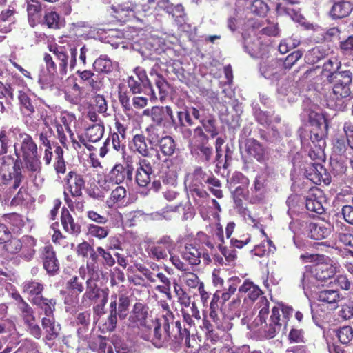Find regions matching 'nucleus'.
<instances>
[{"mask_svg": "<svg viewBox=\"0 0 353 353\" xmlns=\"http://www.w3.org/2000/svg\"><path fill=\"white\" fill-rule=\"evenodd\" d=\"M232 196L236 207L239 209L240 213L243 214L245 220L253 226L257 227L258 221L254 219L250 214V212L243 207L242 198L248 200V194L249 190L248 186L238 185L233 188Z\"/></svg>", "mask_w": 353, "mask_h": 353, "instance_id": "9d476101", "label": "nucleus"}, {"mask_svg": "<svg viewBox=\"0 0 353 353\" xmlns=\"http://www.w3.org/2000/svg\"><path fill=\"white\" fill-rule=\"evenodd\" d=\"M305 113L313 128H327L325 119L319 107L314 105L311 108L305 109Z\"/></svg>", "mask_w": 353, "mask_h": 353, "instance_id": "473e14b6", "label": "nucleus"}, {"mask_svg": "<svg viewBox=\"0 0 353 353\" xmlns=\"http://www.w3.org/2000/svg\"><path fill=\"white\" fill-rule=\"evenodd\" d=\"M56 162L54 163V169L57 173L63 174L65 172V163L63 157V149L60 146H57L54 150Z\"/></svg>", "mask_w": 353, "mask_h": 353, "instance_id": "338daca9", "label": "nucleus"}, {"mask_svg": "<svg viewBox=\"0 0 353 353\" xmlns=\"http://www.w3.org/2000/svg\"><path fill=\"white\" fill-rule=\"evenodd\" d=\"M143 115L150 117L157 125H163L174 121L173 112L170 106H153L143 110Z\"/></svg>", "mask_w": 353, "mask_h": 353, "instance_id": "1a4fd4ad", "label": "nucleus"}, {"mask_svg": "<svg viewBox=\"0 0 353 353\" xmlns=\"http://www.w3.org/2000/svg\"><path fill=\"white\" fill-rule=\"evenodd\" d=\"M212 151V147L208 145V143H204L199 145L198 148H196L195 150H190V152L192 154H196L203 158L205 161H208L211 159Z\"/></svg>", "mask_w": 353, "mask_h": 353, "instance_id": "13d9d810", "label": "nucleus"}, {"mask_svg": "<svg viewBox=\"0 0 353 353\" xmlns=\"http://www.w3.org/2000/svg\"><path fill=\"white\" fill-rule=\"evenodd\" d=\"M37 240L32 237V236H23V244L26 245V250H23V259H26L27 261L31 260L34 254H35V250L34 249V247L36 245Z\"/></svg>", "mask_w": 353, "mask_h": 353, "instance_id": "6e6d98bb", "label": "nucleus"}, {"mask_svg": "<svg viewBox=\"0 0 353 353\" xmlns=\"http://www.w3.org/2000/svg\"><path fill=\"white\" fill-rule=\"evenodd\" d=\"M325 201L323 192L319 188L311 189L305 199V207L311 212L321 214L324 212L323 201Z\"/></svg>", "mask_w": 353, "mask_h": 353, "instance_id": "dca6fc26", "label": "nucleus"}, {"mask_svg": "<svg viewBox=\"0 0 353 353\" xmlns=\"http://www.w3.org/2000/svg\"><path fill=\"white\" fill-rule=\"evenodd\" d=\"M319 279L314 276L311 268L307 269L303 274L302 285L305 294L308 296L314 292L319 285Z\"/></svg>", "mask_w": 353, "mask_h": 353, "instance_id": "f704fd0d", "label": "nucleus"}, {"mask_svg": "<svg viewBox=\"0 0 353 353\" xmlns=\"http://www.w3.org/2000/svg\"><path fill=\"white\" fill-rule=\"evenodd\" d=\"M176 243L169 235H163L157 241L149 245V256L156 261L165 260L170 254L174 252Z\"/></svg>", "mask_w": 353, "mask_h": 353, "instance_id": "39448f33", "label": "nucleus"}, {"mask_svg": "<svg viewBox=\"0 0 353 353\" xmlns=\"http://www.w3.org/2000/svg\"><path fill=\"white\" fill-rule=\"evenodd\" d=\"M130 299L129 292L124 285L119 288L118 294L111 296L110 314L105 323V328L113 331L117 324V316L121 320L125 319L129 314Z\"/></svg>", "mask_w": 353, "mask_h": 353, "instance_id": "7ed1b4c3", "label": "nucleus"}, {"mask_svg": "<svg viewBox=\"0 0 353 353\" xmlns=\"http://www.w3.org/2000/svg\"><path fill=\"white\" fill-rule=\"evenodd\" d=\"M164 168H165L168 171H163V183L171 185L174 184L177 178V172L179 169V161L176 158L166 159L163 164V169H164Z\"/></svg>", "mask_w": 353, "mask_h": 353, "instance_id": "6ab92c4d", "label": "nucleus"}, {"mask_svg": "<svg viewBox=\"0 0 353 353\" xmlns=\"http://www.w3.org/2000/svg\"><path fill=\"white\" fill-rule=\"evenodd\" d=\"M152 173V168L150 163L145 159H141L139 161V166L136 171V181L141 187H146L151 181L150 175Z\"/></svg>", "mask_w": 353, "mask_h": 353, "instance_id": "a211bd4d", "label": "nucleus"}, {"mask_svg": "<svg viewBox=\"0 0 353 353\" xmlns=\"http://www.w3.org/2000/svg\"><path fill=\"white\" fill-rule=\"evenodd\" d=\"M323 127L313 128L310 131V140L314 147H325V142L323 140L324 130Z\"/></svg>", "mask_w": 353, "mask_h": 353, "instance_id": "864d4df0", "label": "nucleus"}, {"mask_svg": "<svg viewBox=\"0 0 353 353\" xmlns=\"http://www.w3.org/2000/svg\"><path fill=\"white\" fill-rule=\"evenodd\" d=\"M201 124L203 130H204L212 138L218 135L219 128L217 126V121L214 116L208 115L202 117L201 119Z\"/></svg>", "mask_w": 353, "mask_h": 353, "instance_id": "58836bf2", "label": "nucleus"}, {"mask_svg": "<svg viewBox=\"0 0 353 353\" xmlns=\"http://www.w3.org/2000/svg\"><path fill=\"white\" fill-rule=\"evenodd\" d=\"M239 292L240 293H245L248 294V297L252 300H256L260 295L262 294L261 290L252 282L245 281L239 287Z\"/></svg>", "mask_w": 353, "mask_h": 353, "instance_id": "79ce46f5", "label": "nucleus"}, {"mask_svg": "<svg viewBox=\"0 0 353 353\" xmlns=\"http://www.w3.org/2000/svg\"><path fill=\"white\" fill-rule=\"evenodd\" d=\"M61 223L65 231L70 234H77L81 231V227L76 223L69 211L63 208L61 212Z\"/></svg>", "mask_w": 353, "mask_h": 353, "instance_id": "c9c22d12", "label": "nucleus"}, {"mask_svg": "<svg viewBox=\"0 0 353 353\" xmlns=\"http://www.w3.org/2000/svg\"><path fill=\"white\" fill-rule=\"evenodd\" d=\"M158 145L161 153L168 157L173 155L176 150L175 141L170 136L162 137Z\"/></svg>", "mask_w": 353, "mask_h": 353, "instance_id": "a19ab883", "label": "nucleus"}, {"mask_svg": "<svg viewBox=\"0 0 353 353\" xmlns=\"http://www.w3.org/2000/svg\"><path fill=\"white\" fill-rule=\"evenodd\" d=\"M333 62L327 60L324 63L321 74L327 78L329 83L332 84V93L336 101L332 103L330 101L328 105L336 110H342L343 101L342 99L349 97L351 94L350 85L352 81V74L350 70L330 72Z\"/></svg>", "mask_w": 353, "mask_h": 353, "instance_id": "f03ea898", "label": "nucleus"}, {"mask_svg": "<svg viewBox=\"0 0 353 353\" xmlns=\"http://www.w3.org/2000/svg\"><path fill=\"white\" fill-rule=\"evenodd\" d=\"M104 133V126L101 123H97L87 128L85 132V139L89 142H97L103 137Z\"/></svg>", "mask_w": 353, "mask_h": 353, "instance_id": "37998d69", "label": "nucleus"}, {"mask_svg": "<svg viewBox=\"0 0 353 353\" xmlns=\"http://www.w3.org/2000/svg\"><path fill=\"white\" fill-rule=\"evenodd\" d=\"M339 268L338 263L327 259L325 262L318 263L310 268L319 281H325L333 277L339 270Z\"/></svg>", "mask_w": 353, "mask_h": 353, "instance_id": "9b49d317", "label": "nucleus"}, {"mask_svg": "<svg viewBox=\"0 0 353 353\" xmlns=\"http://www.w3.org/2000/svg\"><path fill=\"white\" fill-rule=\"evenodd\" d=\"M283 323L281 322L279 308L274 307L272 310L269 323L263 327L262 333L266 339H273L281 331Z\"/></svg>", "mask_w": 353, "mask_h": 353, "instance_id": "4468645a", "label": "nucleus"}, {"mask_svg": "<svg viewBox=\"0 0 353 353\" xmlns=\"http://www.w3.org/2000/svg\"><path fill=\"white\" fill-rule=\"evenodd\" d=\"M303 52L301 50H295L293 52L288 54L283 60L279 59L281 68L283 74L287 70H290L292 66L302 57Z\"/></svg>", "mask_w": 353, "mask_h": 353, "instance_id": "a18cd8bd", "label": "nucleus"}, {"mask_svg": "<svg viewBox=\"0 0 353 353\" xmlns=\"http://www.w3.org/2000/svg\"><path fill=\"white\" fill-rule=\"evenodd\" d=\"M112 9L114 10V12L118 14L117 17H120L121 19L128 16L131 12L135 14L140 11L138 5H134L131 2H125L122 4L112 6Z\"/></svg>", "mask_w": 353, "mask_h": 353, "instance_id": "c03bdc74", "label": "nucleus"}, {"mask_svg": "<svg viewBox=\"0 0 353 353\" xmlns=\"http://www.w3.org/2000/svg\"><path fill=\"white\" fill-rule=\"evenodd\" d=\"M44 23L49 28L59 29L64 26V21L62 20L58 13L54 11L47 12L44 15Z\"/></svg>", "mask_w": 353, "mask_h": 353, "instance_id": "49530a36", "label": "nucleus"}, {"mask_svg": "<svg viewBox=\"0 0 353 353\" xmlns=\"http://www.w3.org/2000/svg\"><path fill=\"white\" fill-rule=\"evenodd\" d=\"M88 234L99 239H103L108 236L110 230L108 227H102L98 225L89 224L88 225Z\"/></svg>", "mask_w": 353, "mask_h": 353, "instance_id": "5fc2aeb1", "label": "nucleus"}, {"mask_svg": "<svg viewBox=\"0 0 353 353\" xmlns=\"http://www.w3.org/2000/svg\"><path fill=\"white\" fill-rule=\"evenodd\" d=\"M28 21L31 27H34L41 17V6L38 1H26Z\"/></svg>", "mask_w": 353, "mask_h": 353, "instance_id": "7c9ffc66", "label": "nucleus"}, {"mask_svg": "<svg viewBox=\"0 0 353 353\" xmlns=\"http://www.w3.org/2000/svg\"><path fill=\"white\" fill-rule=\"evenodd\" d=\"M264 196V184L263 179L258 176L248 194V201L251 203L260 202Z\"/></svg>", "mask_w": 353, "mask_h": 353, "instance_id": "c85d7f7f", "label": "nucleus"}, {"mask_svg": "<svg viewBox=\"0 0 353 353\" xmlns=\"http://www.w3.org/2000/svg\"><path fill=\"white\" fill-rule=\"evenodd\" d=\"M316 299L323 304L327 305L330 309H336L341 295L339 292L335 290H323L318 293Z\"/></svg>", "mask_w": 353, "mask_h": 353, "instance_id": "bb28decb", "label": "nucleus"}, {"mask_svg": "<svg viewBox=\"0 0 353 353\" xmlns=\"http://www.w3.org/2000/svg\"><path fill=\"white\" fill-rule=\"evenodd\" d=\"M347 141L343 137V135L336 134L333 141V150L334 152L341 155L347 150Z\"/></svg>", "mask_w": 353, "mask_h": 353, "instance_id": "e2e57ef3", "label": "nucleus"}, {"mask_svg": "<svg viewBox=\"0 0 353 353\" xmlns=\"http://www.w3.org/2000/svg\"><path fill=\"white\" fill-rule=\"evenodd\" d=\"M93 67L99 72L108 73L112 70V63L107 56H101L95 60Z\"/></svg>", "mask_w": 353, "mask_h": 353, "instance_id": "603ef678", "label": "nucleus"}, {"mask_svg": "<svg viewBox=\"0 0 353 353\" xmlns=\"http://www.w3.org/2000/svg\"><path fill=\"white\" fill-rule=\"evenodd\" d=\"M353 10V3L349 0H333L330 14L333 19L347 17Z\"/></svg>", "mask_w": 353, "mask_h": 353, "instance_id": "4be33fe9", "label": "nucleus"}, {"mask_svg": "<svg viewBox=\"0 0 353 353\" xmlns=\"http://www.w3.org/2000/svg\"><path fill=\"white\" fill-rule=\"evenodd\" d=\"M325 172L323 166L319 162H314L307 164L305 168V177L314 184H319L322 181L323 174Z\"/></svg>", "mask_w": 353, "mask_h": 353, "instance_id": "a878e982", "label": "nucleus"}, {"mask_svg": "<svg viewBox=\"0 0 353 353\" xmlns=\"http://www.w3.org/2000/svg\"><path fill=\"white\" fill-rule=\"evenodd\" d=\"M182 274L181 279L190 288H194L199 286L202 283L200 282L198 276L191 272H186Z\"/></svg>", "mask_w": 353, "mask_h": 353, "instance_id": "69168bd1", "label": "nucleus"}, {"mask_svg": "<svg viewBox=\"0 0 353 353\" xmlns=\"http://www.w3.org/2000/svg\"><path fill=\"white\" fill-rule=\"evenodd\" d=\"M80 79L87 85L90 87L92 90H99L102 87L101 78L99 74H94L91 70L77 71Z\"/></svg>", "mask_w": 353, "mask_h": 353, "instance_id": "c756f323", "label": "nucleus"}, {"mask_svg": "<svg viewBox=\"0 0 353 353\" xmlns=\"http://www.w3.org/2000/svg\"><path fill=\"white\" fill-rule=\"evenodd\" d=\"M343 137L347 141V145L353 150V122L346 121L343 124Z\"/></svg>", "mask_w": 353, "mask_h": 353, "instance_id": "052dcab7", "label": "nucleus"}, {"mask_svg": "<svg viewBox=\"0 0 353 353\" xmlns=\"http://www.w3.org/2000/svg\"><path fill=\"white\" fill-rule=\"evenodd\" d=\"M182 259L191 265H197L201 263V258H205V254L192 244H186L181 250Z\"/></svg>", "mask_w": 353, "mask_h": 353, "instance_id": "aec40b11", "label": "nucleus"}, {"mask_svg": "<svg viewBox=\"0 0 353 353\" xmlns=\"http://www.w3.org/2000/svg\"><path fill=\"white\" fill-rule=\"evenodd\" d=\"M93 105L97 111L104 117L109 116L108 111V103L103 95L97 94L93 98Z\"/></svg>", "mask_w": 353, "mask_h": 353, "instance_id": "4d7b16f0", "label": "nucleus"}, {"mask_svg": "<svg viewBox=\"0 0 353 353\" xmlns=\"http://www.w3.org/2000/svg\"><path fill=\"white\" fill-rule=\"evenodd\" d=\"M153 329L149 334H143L142 337L150 341L157 347H161L171 345L170 342V323L168 319L157 320L151 322Z\"/></svg>", "mask_w": 353, "mask_h": 353, "instance_id": "20e7f679", "label": "nucleus"}, {"mask_svg": "<svg viewBox=\"0 0 353 353\" xmlns=\"http://www.w3.org/2000/svg\"><path fill=\"white\" fill-rule=\"evenodd\" d=\"M43 290V285L39 281H29L25 285L23 291L28 294V300L33 303L34 298H41V295Z\"/></svg>", "mask_w": 353, "mask_h": 353, "instance_id": "ea45409f", "label": "nucleus"}, {"mask_svg": "<svg viewBox=\"0 0 353 353\" xmlns=\"http://www.w3.org/2000/svg\"><path fill=\"white\" fill-rule=\"evenodd\" d=\"M23 328L30 335L39 339L41 336V330L34 316L32 309L23 301Z\"/></svg>", "mask_w": 353, "mask_h": 353, "instance_id": "2eb2a0df", "label": "nucleus"}, {"mask_svg": "<svg viewBox=\"0 0 353 353\" xmlns=\"http://www.w3.org/2000/svg\"><path fill=\"white\" fill-rule=\"evenodd\" d=\"M42 259L43 267L49 274H54L57 272L59 269V263L51 245L44 247Z\"/></svg>", "mask_w": 353, "mask_h": 353, "instance_id": "412c9836", "label": "nucleus"}, {"mask_svg": "<svg viewBox=\"0 0 353 353\" xmlns=\"http://www.w3.org/2000/svg\"><path fill=\"white\" fill-rule=\"evenodd\" d=\"M281 64L280 60L277 59L263 61L260 64V73L265 79L272 81L278 80L284 74Z\"/></svg>", "mask_w": 353, "mask_h": 353, "instance_id": "ddd939ff", "label": "nucleus"}, {"mask_svg": "<svg viewBox=\"0 0 353 353\" xmlns=\"http://www.w3.org/2000/svg\"><path fill=\"white\" fill-rule=\"evenodd\" d=\"M50 51L58 61L59 68L57 70L52 57L49 54H45L43 61L46 63L47 74H44L43 80L48 83H57L59 79L67 74L68 68L71 70L74 68L77 63V49L74 43H68L66 46H50Z\"/></svg>", "mask_w": 353, "mask_h": 353, "instance_id": "f257e3e1", "label": "nucleus"}, {"mask_svg": "<svg viewBox=\"0 0 353 353\" xmlns=\"http://www.w3.org/2000/svg\"><path fill=\"white\" fill-rule=\"evenodd\" d=\"M190 330L185 325L182 327L179 321L170 323V342L172 344H181L185 339L187 341L189 339Z\"/></svg>", "mask_w": 353, "mask_h": 353, "instance_id": "5701e85b", "label": "nucleus"}, {"mask_svg": "<svg viewBox=\"0 0 353 353\" xmlns=\"http://www.w3.org/2000/svg\"><path fill=\"white\" fill-rule=\"evenodd\" d=\"M308 236L315 240L327 238L331 233L329 225L321 223H310L307 225Z\"/></svg>", "mask_w": 353, "mask_h": 353, "instance_id": "393cba45", "label": "nucleus"}, {"mask_svg": "<svg viewBox=\"0 0 353 353\" xmlns=\"http://www.w3.org/2000/svg\"><path fill=\"white\" fill-rule=\"evenodd\" d=\"M14 153L17 159H15L14 163V174L15 175L14 177V183L13 184V189H17L21 181V155L22 152V144H20L19 143H15L14 144Z\"/></svg>", "mask_w": 353, "mask_h": 353, "instance_id": "4c0bfd02", "label": "nucleus"}, {"mask_svg": "<svg viewBox=\"0 0 353 353\" xmlns=\"http://www.w3.org/2000/svg\"><path fill=\"white\" fill-rule=\"evenodd\" d=\"M148 314V307L141 303H136L129 316L130 325L132 327H141L150 330L152 326L147 320Z\"/></svg>", "mask_w": 353, "mask_h": 353, "instance_id": "f8f14e48", "label": "nucleus"}, {"mask_svg": "<svg viewBox=\"0 0 353 353\" xmlns=\"http://www.w3.org/2000/svg\"><path fill=\"white\" fill-rule=\"evenodd\" d=\"M148 3L154 6L157 11L163 10L168 14L172 11L174 4L170 0H148Z\"/></svg>", "mask_w": 353, "mask_h": 353, "instance_id": "680f3d73", "label": "nucleus"}, {"mask_svg": "<svg viewBox=\"0 0 353 353\" xmlns=\"http://www.w3.org/2000/svg\"><path fill=\"white\" fill-rule=\"evenodd\" d=\"M230 188H233L238 185L248 186L249 179L244 176L241 172H234L230 179L228 180Z\"/></svg>", "mask_w": 353, "mask_h": 353, "instance_id": "bf43d9fd", "label": "nucleus"}, {"mask_svg": "<svg viewBox=\"0 0 353 353\" xmlns=\"http://www.w3.org/2000/svg\"><path fill=\"white\" fill-rule=\"evenodd\" d=\"M245 150L250 156L255 158L259 162L264 161L265 159V149L258 141L254 139L246 140Z\"/></svg>", "mask_w": 353, "mask_h": 353, "instance_id": "cd10ccee", "label": "nucleus"}, {"mask_svg": "<svg viewBox=\"0 0 353 353\" xmlns=\"http://www.w3.org/2000/svg\"><path fill=\"white\" fill-rule=\"evenodd\" d=\"M132 177V168H125L122 164H116L107 176L108 181L115 184L123 183L125 179L131 180Z\"/></svg>", "mask_w": 353, "mask_h": 353, "instance_id": "f3484780", "label": "nucleus"}, {"mask_svg": "<svg viewBox=\"0 0 353 353\" xmlns=\"http://www.w3.org/2000/svg\"><path fill=\"white\" fill-rule=\"evenodd\" d=\"M125 196V188L123 186H117L112 190L110 196L107 200V204L109 207H113L116 203L122 202Z\"/></svg>", "mask_w": 353, "mask_h": 353, "instance_id": "3c124183", "label": "nucleus"}, {"mask_svg": "<svg viewBox=\"0 0 353 353\" xmlns=\"http://www.w3.org/2000/svg\"><path fill=\"white\" fill-rule=\"evenodd\" d=\"M86 290L81 297L80 306L82 307H89L93 302L99 301L105 298H108V290L101 289L98 287L97 281L90 278L86 281Z\"/></svg>", "mask_w": 353, "mask_h": 353, "instance_id": "423d86ee", "label": "nucleus"}, {"mask_svg": "<svg viewBox=\"0 0 353 353\" xmlns=\"http://www.w3.org/2000/svg\"><path fill=\"white\" fill-rule=\"evenodd\" d=\"M251 10L257 15L265 16L269 10V7L262 0H254L251 6Z\"/></svg>", "mask_w": 353, "mask_h": 353, "instance_id": "774afa93", "label": "nucleus"}, {"mask_svg": "<svg viewBox=\"0 0 353 353\" xmlns=\"http://www.w3.org/2000/svg\"><path fill=\"white\" fill-rule=\"evenodd\" d=\"M180 132L183 139L188 141L190 150H195L204 143H208L209 137L200 126L193 130L188 127H182Z\"/></svg>", "mask_w": 353, "mask_h": 353, "instance_id": "6e6552de", "label": "nucleus"}, {"mask_svg": "<svg viewBox=\"0 0 353 353\" xmlns=\"http://www.w3.org/2000/svg\"><path fill=\"white\" fill-rule=\"evenodd\" d=\"M337 336L341 343H349L353 339V329L350 326H344L337 332Z\"/></svg>", "mask_w": 353, "mask_h": 353, "instance_id": "0e129e2a", "label": "nucleus"}, {"mask_svg": "<svg viewBox=\"0 0 353 353\" xmlns=\"http://www.w3.org/2000/svg\"><path fill=\"white\" fill-rule=\"evenodd\" d=\"M41 323L45 331L46 340L52 341L59 336L61 330L60 325L55 323L54 317H43Z\"/></svg>", "mask_w": 353, "mask_h": 353, "instance_id": "2f4dec72", "label": "nucleus"}, {"mask_svg": "<svg viewBox=\"0 0 353 353\" xmlns=\"http://www.w3.org/2000/svg\"><path fill=\"white\" fill-rule=\"evenodd\" d=\"M257 304L259 305L260 310L259 315L253 321L252 325L255 327H259V330L262 331L269 314V302L265 297H261Z\"/></svg>", "mask_w": 353, "mask_h": 353, "instance_id": "72a5a7b5", "label": "nucleus"}, {"mask_svg": "<svg viewBox=\"0 0 353 353\" xmlns=\"http://www.w3.org/2000/svg\"><path fill=\"white\" fill-rule=\"evenodd\" d=\"M23 161L28 170L36 172L40 168L37 145L28 134L23 137Z\"/></svg>", "mask_w": 353, "mask_h": 353, "instance_id": "0eeeda50", "label": "nucleus"}, {"mask_svg": "<svg viewBox=\"0 0 353 353\" xmlns=\"http://www.w3.org/2000/svg\"><path fill=\"white\" fill-rule=\"evenodd\" d=\"M33 304L39 306L43 312L46 317H54L53 312L55 310L57 301L54 299H47L43 296L41 298H34Z\"/></svg>", "mask_w": 353, "mask_h": 353, "instance_id": "e433bc0d", "label": "nucleus"}, {"mask_svg": "<svg viewBox=\"0 0 353 353\" xmlns=\"http://www.w3.org/2000/svg\"><path fill=\"white\" fill-rule=\"evenodd\" d=\"M150 74V77L154 79L156 87L159 90L160 100H163L166 94L168 83L164 78L161 75L157 74L154 69L151 70Z\"/></svg>", "mask_w": 353, "mask_h": 353, "instance_id": "8fccbe9b", "label": "nucleus"}, {"mask_svg": "<svg viewBox=\"0 0 353 353\" xmlns=\"http://www.w3.org/2000/svg\"><path fill=\"white\" fill-rule=\"evenodd\" d=\"M66 182L72 196H80L85 185L83 177L75 172H70L66 176Z\"/></svg>", "mask_w": 353, "mask_h": 353, "instance_id": "b1692460", "label": "nucleus"}, {"mask_svg": "<svg viewBox=\"0 0 353 353\" xmlns=\"http://www.w3.org/2000/svg\"><path fill=\"white\" fill-rule=\"evenodd\" d=\"M134 149L139 154L144 157L150 156L148 145L145 141V137L143 134H136L133 138Z\"/></svg>", "mask_w": 353, "mask_h": 353, "instance_id": "de8ad7c7", "label": "nucleus"}, {"mask_svg": "<svg viewBox=\"0 0 353 353\" xmlns=\"http://www.w3.org/2000/svg\"><path fill=\"white\" fill-rule=\"evenodd\" d=\"M134 72L137 74L139 80L141 82L145 88H148L150 90V99L152 101H156L158 97L156 95L154 90L152 88V84L148 79L146 72L144 69L141 67H137L134 69Z\"/></svg>", "mask_w": 353, "mask_h": 353, "instance_id": "09e8293b", "label": "nucleus"}]
</instances>
